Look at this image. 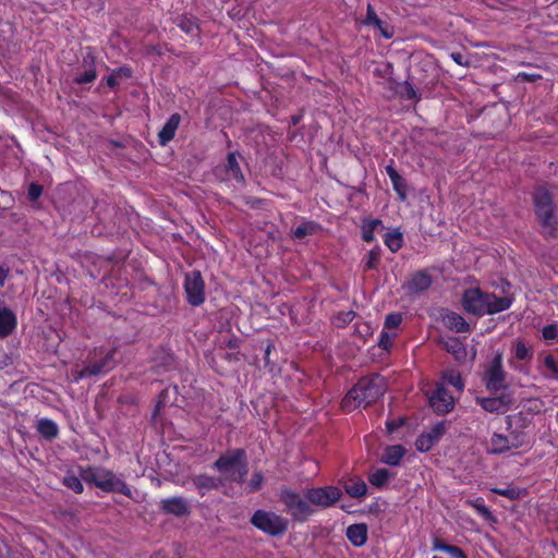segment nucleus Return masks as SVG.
<instances>
[{
  "label": "nucleus",
  "mask_w": 558,
  "mask_h": 558,
  "mask_svg": "<svg viewBox=\"0 0 558 558\" xmlns=\"http://www.w3.org/2000/svg\"><path fill=\"white\" fill-rule=\"evenodd\" d=\"M428 401L434 412L438 415H445L454 408V398L442 384H437Z\"/></svg>",
  "instance_id": "ddd939ff"
},
{
  "label": "nucleus",
  "mask_w": 558,
  "mask_h": 558,
  "mask_svg": "<svg viewBox=\"0 0 558 558\" xmlns=\"http://www.w3.org/2000/svg\"><path fill=\"white\" fill-rule=\"evenodd\" d=\"M9 272L10 269L8 267L0 265V288L4 286Z\"/></svg>",
  "instance_id": "0e129e2a"
},
{
  "label": "nucleus",
  "mask_w": 558,
  "mask_h": 558,
  "mask_svg": "<svg viewBox=\"0 0 558 558\" xmlns=\"http://www.w3.org/2000/svg\"><path fill=\"white\" fill-rule=\"evenodd\" d=\"M97 78L96 56L92 48H87L86 53L76 69L73 83L77 85L90 84Z\"/></svg>",
  "instance_id": "f8f14e48"
},
{
  "label": "nucleus",
  "mask_w": 558,
  "mask_h": 558,
  "mask_svg": "<svg viewBox=\"0 0 558 558\" xmlns=\"http://www.w3.org/2000/svg\"><path fill=\"white\" fill-rule=\"evenodd\" d=\"M272 350H275V343H274V341L268 340L267 344H266V347L264 349V361H265L266 365L269 364V355H270Z\"/></svg>",
  "instance_id": "052dcab7"
},
{
  "label": "nucleus",
  "mask_w": 558,
  "mask_h": 558,
  "mask_svg": "<svg viewBox=\"0 0 558 558\" xmlns=\"http://www.w3.org/2000/svg\"><path fill=\"white\" fill-rule=\"evenodd\" d=\"M387 391L386 378L379 374L361 377L347 392L341 401V408L351 412L356 408H367L379 400Z\"/></svg>",
  "instance_id": "f03ea898"
},
{
  "label": "nucleus",
  "mask_w": 558,
  "mask_h": 558,
  "mask_svg": "<svg viewBox=\"0 0 558 558\" xmlns=\"http://www.w3.org/2000/svg\"><path fill=\"white\" fill-rule=\"evenodd\" d=\"M278 496L283 510L294 522L304 523L316 513V509L310 507L308 499L305 497V490L301 495L289 486H281Z\"/></svg>",
  "instance_id": "39448f33"
},
{
  "label": "nucleus",
  "mask_w": 558,
  "mask_h": 558,
  "mask_svg": "<svg viewBox=\"0 0 558 558\" xmlns=\"http://www.w3.org/2000/svg\"><path fill=\"white\" fill-rule=\"evenodd\" d=\"M405 424L404 417H397L386 421V429L388 433H393L398 430L400 427H402Z\"/></svg>",
  "instance_id": "864d4df0"
},
{
  "label": "nucleus",
  "mask_w": 558,
  "mask_h": 558,
  "mask_svg": "<svg viewBox=\"0 0 558 558\" xmlns=\"http://www.w3.org/2000/svg\"><path fill=\"white\" fill-rule=\"evenodd\" d=\"M251 523L269 536H281L289 529V520L287 518L276 512L262 509L253 513Z\"/></svg>",
  "instance_id": "423d86ee"
},
{
  "label": "nucleus",
  "mask_w": 558,
  "mask_h": 558,
  "mask_svg": "<svg viewBox=\"0 0 558 558\" xmlns=\"http://www.w3.org/2000/svg\"><path fill=\"white\" fill-rule=\"evenodd\" d=\"M355 316H356V313L354 311L339 312L333 318V324L338 328H343L347 325H349L355 318Z\"/></svg>",
  "instance_id": "58836bf2"
},
{
  "label": "nucleus",
  "mask_w": 558,
  "mask_h": 558,
  "mask_svg": "<svg viewBox=\"0 0 558 558\" xmlns=\"http://www.w3.org/2000/svg\"><path fill=\"white\" fill-rule=\"evenodd\" d=\"M106 84L110 87V88H114L119 82H118V76L117 74L112 71V73L106 77Z\"/></svg>",
  "instance_id": "e2e57ef3"
},
{
  "label": "nucleus",
  "mask_w": 558,
  "mask_h": 558,
  "mask_svg": "<svg viewBox=\"0 0 558 558\" xmlns=\"http://www.w3.org/2000/svg\"><path fill=\"white\" fill-rule=\"evenodd\" d=\"M239 343H240L239 338L233 337V338L229 339V341L227 342V347L230 350H236L239 348Z\"/></svg>",
  "instance_id": "338daca9"
},
{
  "label": "nucleus",
  "mask_w": 558,
  "mask_h": 558,
  "mask_svg": "<svg viewBox=\"0 0 558 558\" xmlns=\"http://www.w3.org/2000/svg\"><path fill=\"white\" fill-rule=\"evenodd\" d=\"M320 230V225L316 221H304L299 225L293 231V238L304 239L307 235H313Z\"/></svg>",
  "instance_id": "72a5a7b5"
},
{
  "label": "nucleus",
  "mask_w": 558,
  "mask_h": 558,
  "mask_svg": "<svg viewBox=\"0 0 558 558\" xmlns=\"http://www.w3.org/2000/svg\"><path fill=\"white\" fill-rule=\"evenodd\" d=\"M446 422L436 423L429 432L421 434L415 440V448L420 452H428L446 433Z\"/></svg>",
  "instance_id": "2eb2a0df"
},
{
  "label": "nucleus",
  "mask_w": 558,
  "mask_h": 558,
  "mask_svg": "<svg viewBox=\"0 0 558 558\" xmlns=\"http://www.w3.org/2000/svg\"><path fill=\"white\" fill-rule=\"evenodd\" d=\"M191 482L201 496H205L209 490L218 489L221 484L220 478L205 473L192 476Z\"/></svg>",
  "instance_id": "5701e85b"
},
{
  "label": "nucleus",
  "mask_w": 558,
  "mask_h": 558,
  "mask_svg": "<svg viewBox=\"0 0 558 558\" xmlns=\"http://www.w3.org/2000/svg\"><path fill=\"white\" fill-rule=\"evenodd\" d=\"M116 349L105 350L102 347L95 349V355H100L98 361H95L88 365L89 368L97 369L95 376L106 373L113 367V357L116 355Z\"/></svg>",
  "instance_id": "6ab92c4d"
},
{
  "label": "nucleus",
  "mask_w": 558,
  "mask_h": 558,
  "mask_svg": "<svg viewBox=\"0 0 558 558\" xmlns=\"http://www.w3.org/2000/svg\"><path fill=\"white\" fill-rule=\"evenodd\" d=\"M433 549L446 553L449 558H468L466 554L460 547L447 544L440 538H434Z\"/></svg>",
  "instance_id": "2f4dec72"
},
{
  "label": "nucleus",
  "mask_w": 558,
  "mask_h": 558,
  "mask_svg": "<svg viewBox=\"0 0 558 558\" xmlns=\"http://www.w3.org/2000/svg\"><path fill=\"white\" fill-rule=\"evenodd\" d=\"M403 89H404V93H403V97L408 100H420V96L417 94V92L414 89V87L412 86V84H410L409 82H405L404 85H403Z\"/></svg>",
  "instance_id": "5fc2aeb1"
},
{
  "label": "nucleus",
  "mask_w": 558,
  "mask_h": 558,
  "mask_svg": "<svg viewBox=\"0 0 558 558\" xmlns=\"http://www.w3.org/2000/svg\"><path fill=\"white\" fill-rule=\"evenodd\" d=\"M378 347L386 352H390V349L392 348V337L385 330L380 332Z\"/></svg>",
  "instance_id": "3c124183"
},
{
  "label": "nucleus",
  "mask_w": 558,
  "mask_h": 558,
  "mask_svg": "<svg viewBox=\"0 0 558 558\" xmlns=\"http://www.w3.org/2000/svg\"><path fill=\"white\" fill-rule=\"evenodd\" d=\"M402 323V315L400 313H389L384 323L385 329H395Z\"/></svg>",
  "instance_id": "49530a36"
},
{
  "label": "nucleus",
  "mask_w": 558,
  "mask_h": 558,
  "mask_svg": "<svg viewBox=\"0 0 558 558\" xmlns=\"http://www.w3.org/2000/svg\"><path fill=\"white\" fill-rule=\"evenodd\" d=\"M43 191H44L43 185H40L39 183H36V182H32L28 185V191H27V196H28L29 201H32V202L38 201L40 198V196L43 195Z\"/></svg>",
  "instance_id": "09e8293b"
},
{
  "label": "nucleus",
  "mask_w": 558,
  "mask_h": 558,
  "mask_svg": "<svg viewBox=\"0 0 558 558\" xmlns=\"http://www.w3.org/2000/svg\"><path fill=\"white\" fill-rule=\"evenodd\" d=\"M167 392H168V390H167V389H165V390H162V391L160 392V395H159V400H158V403H157V408L165 405V402H166V401H165V398H166Z\"/></svg>",
  "instance_id": "774afa93"
},
{
  "label": "nucleus",
  "mask_w": 558,
  "mask_h": 558,
  "mask_svg": "<svg viewBox=\"0 0 558 558\" xmlns=\"http://www.w3.org/2000/svg\"><path fill=\"white\" fill-rule=\"evenodd\" d=\"M506 436L509 439L511 449H519L530 445V438L527 434L521 429H513Z\"/></svg>",
  "instance_id": "e433bc0d"
},
{
  "label": "nucleus",
  "mask_w": 558,
  "mask_h": 558,
  "mask_svg": "<svg viewBox=\"0 0 558 558\" xmlns=\"http://www.w3.org/2000/svg\"><path fill=\"white\" fill-rule=\"evenodd\" d=\"M384 243L392 253H397L403 246V233L398 228L392 229L385 233Z\"/></svg>",
  "instance_id": "473e14b6"
},
{
  "label": "nucleus",
  "mask_w": 558,
  "mask_h": 558,
  "mask_svg": "<svg viewBox=\"0 0 558 558\" xmlns=\"http://www.w3.org/2000/svg\"><path fill=\"white\" fill-rule=\"evenodd\" d=\"M544 365L551 373L548 377L558 381V362L553 354L545 356Z\"/></svg>",
  "instance_id": "37998d69"
},
{
  "label": "nucleus",
  "mask_w": 558,
  "mask_h": 558,
  "mask_svg": "<svg viewBox=\"0 0 558 558\" xmlns=\"http://www.w3.org/2000/svg\"><path fill=\"white\" fill-rule=\"evenodd\" d=\"M379 20L380 19L376 14L373 5L371 3H368L367 8H366V16L363 20V24L366 25V26L378 25L379 24Z\"/></svg>",
  "instance_id": "de8ad7c7"
},
{
  "label": "nucleus",
  "mask_w": 558,
  "mask_h": 558,
  "mask_svg": "<svg viewBox=\"0 0 558 558\" xmlns=\"http://www.w3.org/2000/svg\"><path fill=\"white\" fill-rule=\"evenodd\" d=\"M486 306V315H494L510 308L512 300L506 296H497L494 293H488Z\"/></svg>",
  "instance_id": "bb28decb"
},
{
  "label": "nucleus",
  "mask_w": 558,
  "mask_h": 558,
  "mask_svg": "<svg viewBox=\"0 0 558 558\" xmlns=\"http://www.w3.org/2000/svg\"><path fill=\"white\" fill-rule=\"evenodd\" d=\"M532 202L543 238L547 241L557 239L558 217L553 193L545 185H538L533 190Z\"/></svg>",
  "instance_id": "7ed1b4c3"
},
{
  "label": "nucleus",
  "mask_w": 558,
  "mask_h": 558,
  "mask_svg": "<svg viewBox=\"0 0 558 558\" xmlns=\"http://www.w3.org/2000/svg\"><path fill=\"white\" fill-rule=\"evenodd\" d=\"M446 350L456 357L465 355V348L457 338H453L446 343Z\"/></svg>",
  "instance_id": "a19ab883"
},
{
  "label": "nucleus",
  "mask_w": 558,
  "mask_h": 558,
  "mask_svg": "<svg viewBox=\"0 0 558 558\" xmlns=\"http://www.w3.org/2000/svg\"><path fill=\"white\" fill-rule=\"evenodd\" d=\"M373 27L377 28L380 32V35L386 39H390L393 36L392 28L381 20H379L378 25H374Z\"/></svg>",
  "instance_id": "6e6d98bb"
},
{
  "label": "nucleus",
  "mask_w": 558,
  "mask_h": 558,
  "mask_svg": "<svg viewBox=\"0 0 558 558\" xmlns=\"http://www.w3.org/2000/svg\"><path fill=\"white\" fill-rule=\"evenodd\" d=\"M442 378L448 385L454 387L457 390H459V391L463 390L464 381L459 373L449 372V373L444 374Z\"/></svg>",
  "instance_id": "ea45409f"
},
{
  "label": "nucleus",
  "mask_w": 558,
  "mask_h": 558,
  "mask_svg": "<svg viewBox=\"0 0 558 558\" xmlns=\"http://www.w3.org/2000/svg\"><path fill=\"white\" fill-rule=\"evenodd\" d=\"M487 298L488 293L480 288L466 289L461 299L462 307L468 314L483 317L486 315Z\"/></svg>",
  "instance_id": "9d476101"
},
{
  "label": "nucleus",
  "mask_w": 558,
  "mask_h": 558,
  "mask_svg": "<svg viewBox=\"0 0 558 558\" xmlns=\"http://www.w3.org/2000/svg\"><path fill=\"white\" fill-rule=\"evenodd\" d=\"M444 324L448 329L459 333L471 331V326L465 318L452 311H449L444 315Z\"/></svg>",
  "instance_id": "393cba45"
},
{
  "label": "nucleus",
  "mask_w": 558,
  "mask_h": 558,
  "mask_svg": "<svg viewBox=\"0 0 558 558\" xmlns=\"http://www.w3.org/2000/svg\"><path fill=\"white\" fill-rule=\"evenodd\" d=\"M542 336L545 340H555L558 338V328L555 324L545 326L542 330Z\"/></svg>",
  "instance_id": "603ef678"
},
{
  "label": "nucleus",
  "mask_w": 558,
  "mask_h": 558,
  "mask_svg": "<svg viewBox=\"0 0 558 558\" xmlns=\"http://www.w3.org/2000/svg\"><path fill=\"white\" fill-rule=\"evenodd\" d=\"M492 492L510 500H517L520 497V489L517 487L493 488Z\"/></svg>",
  "instance_id": "a18cd8bd"
},
{
  "label": "nucleus",
  "mask_w": 558,
  "mask_h": 558,
  "mask_svg": "<svg viewBox=\"0 0 558 558\" xmlns=\"http://www.w3.org/2000/svg\"><path fill=\"white\" fill-rule=\"evenodd\" d=\"M96 372H97V369L89 368L88 365H86L82 369L73 371L72 372L73 381L78 383L83 378L93 377V376H95Z\"/></svg>",
  "instance_id": "8fccbe9b"
},
{
  "label": "nucleus",
  "mask_w": 558,
  "mask_h": 558,
  "mask_svg": "<svg viewBox=\"0 0 558 558\" xmlns=\"http://www.w3.org/2000/svg\"><path fill=\"white\" fill-rule=\"evenodd\" d=\"M305 497L308 499L310 507L327 509L341 499L342 490L332 485L311 487L305 489Z\"/></svg>",
  "instance_id": "6e6552de"
},
{
  "label": "nucleus",
  "mask_w": 558,
  "mask_h": 558,
  "mask_svg": "<svg viewBox=\"0 0 558 558\" xmlns=\"http://www.w3.org/2000/svg\"><path fill=\"white\" fill-rule=\"evenodd\" d=\"M368 527L365 523H355L347 527L345 536L354 547H362L367 542Z\"/></svg>",
  "instance_id": "4be33fe9"
},
{
  "label": "nucleus",
  "mask_w": 558,
  "mask_h": 558,
  "mask_svg": "<svg viewBox=\"0 0 558 558\" xmlns=\"http://www.w3.org/2000/svg\"><path fill=\"white\" fill-rule=\"evenodd\" d=\"M507 372L504 369V354L497 351L483 373L482 380L490 393H497L509 387Z\"/></svg>",
  "instance_id": "0eeeda50"
},
{
  "label": "nucleus",
  "mask_w": 558,
  "mask_h": 558,
  "mask_svg": "<svg viewBox=\"0 0 558 558\" xmlns=\"http://www.w3.org/2000/svg\"><path fill=\"white\" fill-rule=\"evenodd\" d=\"M541 78H542V75L538 73L520 72L517 75V80L520 82L534 83Z\"/></svg>",
  "instance_id": "4d7b16f0"
},
{
  "label": "nucleus",
  "mask_w": 558,
  "mask_h": 558,
  "mask_svg": "<svg viewBox=\"0 0 558 558\" xmlns=\"http://www.w3.org/2000/svg\"><path fill=\"white\" fill-rule=\"evenodd\" d=\"M450 57L459 65H462V66L470 65V61L461 52H452L450 54Z\"/></svg>",
  "instance_id": "13d9d810"
},
{
  "label": "nucleus",
  "mask_w": 558,
  "mask_h": 558,
  "mask_svg": "<svg viewBox=\"0 0 558 558\" xmlns=\"http://www.w3.org/2000/svg\"><path fill=\"white\" fill-rule=\"evenodd\" d=\"M113 72L117 74L118 77L130 78L132 76V70L130 66L126 65L114 69Z\"/></svg>",
  "instance_id": "bf43d9fd"
},
{
  "label": "nucleus",
  "mask_w": 558,
  "mask_h": 558,
  "mask_svg": "<svg viewBox=\"0 0 558 558\" xmlns=\"http://www.w3.org/2000/svg\"><path fill=\"white\" fill-rule=\"evenodd\" d=\"M386 173L389 177L392 187L400 201H405L408 197V184L405 179L397 171L392 162L386 166Z\"/></svg>",
  "instance_id": "412c9836"
},
{
  "label": "nucleus",
  "mask_w": 558,
  "mask_h": 558,
  "mask_svg": "<svg viewBox=\"0 0 558 558\" xmlns=\"http://www.w3.org/2000/svg\"><path fill=\"white\" fill-rule=\"evenodd\" d=\"M230 482L242 484L248 473L247 454L243 448L229 449L213 464Z\"/></svg>",
  "instance_id": "20e7f679"
},
{
  "label": "nucleus",
  "mask_w": 558,
  "mask_h": 558,
  "mask_svg": "<svg viewBox=\"0 0 558 558\" xmlns=\"http://www.w3.org/2000/svg\"><path fill=\"white\" fill-rule=\"evenodd\" d=\"M405 454V449L401 445L387 446L384 450L381 462L396 466L399 465Z\"/></svg>",
  "instance_id": "c85d7f7f"
},
{
  "label": "nucleus",
  "mask_w": 558,
  "mask_h": 558,
  "mask_svg": "<svg viewBox=\"0 0 558 558\" xmlns=\"http://www.w3.org/2000/svg\"><path fill=\"white\" fill-rule=\"evenodd\" d=\"M475 401L486 412L496 414L506 413L512 404V398L508 393H501L497 397H477Z\"/></svg>",
  "instance_id": "4468645a"
},
{
  "label": "nucleus",
  "mask_w": 558,
  "mask_h": 558,
  "mask_svg": "<svg viewBox=\"0 0 558 558\" xmlns=\"http://www.w3.org/2000/svg\"><path fill=\"white\" fill-rule=\"evenodd\" d=\"M378 227L384 228L383 221L378 218H364L361 225V238L366 243L375 241V231Z\"/></svg>",
  "instance_id": "c756f323"
},
{
  "label": "nucleus",
  "mask_w": 558,
  "mask_h": 558,
  "mask_svg": "<svg viewBox=\"0 0 558 558\" xmlns=\"http://www.w3.org/2000/svg\"><path fill=\"white\" fill-rule=\"evenodd\" d=\"M513 356L509 359V366L518 372H524L521 362L530 363L533 360V348L527 345L524 341L518 340L513 343Z\"/></svg>",
  "instance_id": "dca6fc26"
},
{
  "label": "nucleus",
  "mask_w": 558,
  "mask_h": 558,
  "mask_svg": "<svg viewBox=\"0 0 558 558\" xmlns=\"http://www.w3.org/2000/svg\"><path fill=\"white\" fill-rule=\"evenodd\" d=\"M36 429L38 434L48 441L56 439L59 435L57 423L47 417L38 420Z\"/></svg>",
  "instance_id": "cd10ccee"
},
{
  "label": "nucleus",
  "mask_w": 558,
  "mask_h": 558,
  "mask_svg": "<svg viewBox=\"0 0 558 558\" xmlns=\"http://www.w3.org/2000/svg\"><path fill=\"white\" fill-rule=\"evenodd\" d=\"M94 485L108 494H121L130 499H133V492L129 484L116 475L112 470L87 465L86 468H80V475H75L73 472H68L63 477V485L75 494H82L84 492V485L82 482Z\"/></svg>",
  "instance_id": "f257e3e1"
},
{
  "label": "nucleus",
  "mask_w": 558,
  "mask_h": 558,
  "mask_svg": "<svg viewBox=\"0 0 558 558\" xmlns=\"http://www.w3.org/2000/svg\"><path fill=\"white\" fill-rule=\"evenodd\" d=\"M472 506L476 510V512L485 520H495L492 511L486 507L483 498H477L476 500H474L472 502Z\"/></svg>",
  "instance_id": "79ce46f5"
},
{
  "label": "nucleus",
  "mask_w": 558,
  "mask_h": 558,
  "mask_svg": "<svg viewBox=\"0 0 558 558\" xmlns=\"http://www.w3.org/2000/svg\"><path fill=\"white\" fill-rule=\"evenodd\" d=\"M177 25L186 35L198 36L199 34V27L195 17L182 15L179 17Z\"/></svg>",
  "instance_id": "c9c22d12"
},
{
  "label": "nucleus",
  "mask_w": 558,
  "mask_h": 558,
  "mask_svg": "<svg viewBox=\"0 0 558 558\" xmlns=\"http://www.w3.org/2000/svg\"><path fill=\"white\" fill-rule=\"evenodd\" d=\"M215 177L221 182L234 180L240 184L245 183L244 174L238 161V153L231 151L227 155V160L222 166L214 170Z\"/></svg>",
  "instance_id": "9b49d317"
},
{
  "label": "nucleus",
  "mask_w": 558,
  "mask_h": 558,
  "mask_svg": "<svg viewBox=\"0 0 558 558\" xmlns=\"http://www.w3.org/2000/svg\"><path fill=\"white\" fill-rule=\"evenodd\" d=\"M432 282V276L427 270H416L409 276L403 288L410 294H418L428 290Z\"/></svg>",
  "instance_id": "f3484780"
},
{
  "label": "nucleus",
  "mask_w": 558,
  "mask_h": 558,
  "mask_svg": "<svg viewBox=\"0 0 558 558\" xmlns=\"http://www.w3.org/2000/svg\"><path fill=\"white\" fill-rule=\"evenodd\" d=\"M381 248L379 245H375L369 250L362 258L361 267L364 274L378 270L381 262Z\"/></svg>",
  "instance_id": "a878e982"
},
{
  "label": "nucleus",
  "mask_w": 558,
  "mask_h": 558,
  "mask_svg": "<svg viewBox=\"0 0 558 558\" xmlns=\"http://www.w3.org/2000/svg\"><path fill=\"white\" fill-rule=\"evenodd\" d=\"M530 403L533 405L529 408V411L541 412L542 402L538 399L530 400Z\"/></svg>",
  "instance_id": "69168bd1"
},
{
  "label": "nucleus",
  "mask_w": 558,
  "mask_h": 558,
  "mask_svg": "<svg viewBox=\"0 0 558 558\" xmlns=\"http://www.w3.org/2000/svg\"><path fill=\"white\" fill-rule=\"evenodd\" d=\"M0 196H3L7 199L3 204L4 206H13L14 205V198L10 192L0 189Z\"/></svg>",
  "instance_id": "680f3d73"
},
{
  "label": "nucleus",
  "mask_w": 558,
  "mask_h": 558,
  "mask_svg": "<svg viewBox=\"0 0 558 558\" xmlns=\"http://www.w3.org/2000/svg\"><path fill=\"white\" fill-rule=\"evenodd\" d=\"M183 288L190 305L196 307L205 302V282L199 270L185 274Z\"/></svg>",
  "instance_id": "1a4fd4ad"
},
{
  "label": "nucleus",
  "mask_w": 558,
  "mask_h": 558,
  "mask_svg": "<svg viewBox=\"0 0 558 558\" xmlns=\"http://www.w3.org/2000/svg\"><path fill=\"white\" fill-rule=\"evenodd\" d=\"M490 447V452L497 454L511 450L507 436L499 433H494L492 435Z\"/></svg>",
  "instance_id": "f704fd0d"
},
{
  "label": "nucleus",
  "mask_w": 558,
  "mask_h": 558,
  "mask_svg": "<svg viewBox=\"0 0 558 558\" xmlns=\"http://www.w3.org/2000/svg\"><path fill=\"white\" fill-rule=\"evenodd\" d=\"M159 509L166 514L175 517H183L190 513V506L187 501L180 496L161 499Z\"/></svg>",
  "instance_id": "a211bd4d"
},
{
  "label": "nucleus",
  "mask_w": 558,
  "mask_h": 558,
  "mask_svg": "<svg viewBox=\"0 0 558 558\" xmlns=\"http://www.w3.org/2000/svg\"><path fill=\"white\" fill-rule=\"evenodd\" d=\"M17 326L16 315L9 307H0V339L10 336Z\"/></svg>",
  "instance_id": "b1692460"
},
{
  "label": "nucleus",
  "mask_w": 558,
  "mask_h": 558,
  "mask_svg": "<svg viewBox=\"0 0 558 558\" xmlns=\"http://www.w3.org/2000/svg\"><path fill=\"white\" fill-rule=\"evenodd\" d=\"M181 116L179 113H172L163 124L162 129L158 133V142L161 146H166L170 143L180 125Z\"/></svg>",
  "instance_id": "aec40b11"
},
{
  "label": "nucleus",
  "mask_w": 558,
  "mask_h": 558,
  "mask_svg": "<svg viewBox=\"0 0 558 558\" xmlns=\"http://www.w3.org/2000/svg\"><path fill=\"white\" fill-rule=\"evenodd\" d=\"M343 488L351 498H362L367 494V486L362 478H350Z\"/></svg>",
  "instance_id": "7c9ffc66"
},
{
  "label": "nucleus",
  "mask_w": 558,
  "mask_h": 558,
  "mask_svg": "<svg viewBox=\"0 0 558 558\" xmlns=\"http://www.w3.org/2000/svg\"><path fill=\"white\" fill-rule=\"evenodd\" d=\"M391 476L392 474L387 469H377L368 475V482L376 488H383Z\"/></svg>",
  "instance_id": "4c0bfd02"
},
{
  "label": "nucleus",
  "mask_w": 558,
  "mask_h": 558,
  "mask_svg": "<svg viewBox=\"0 0 558 558\" xmlns=\"http://www.w3.org/2000/svg\"><path fill=\"white\" fill-rule=\"evenodd\" d=\"M264 483V474L260 471L253 473L251 480L247 483V489L251 493L258 492Z\"/></svg>",
  "instance_id": "c03bdc74"
}]
</instances>
